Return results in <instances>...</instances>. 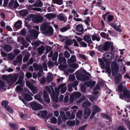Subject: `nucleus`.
<instances>
[{"label": "nucleus", "instance_id": "f257e3e1", "mask_svg": "<svg viewBox=\"0 0 130 130\" xmlns=\"http://www.w3.org/2000/svg\"><path fill=\"white\" fill-rule=\"evenodd\" d=\"M33 27L36 29L37 30L32 29L30 30V33L31 37H30L29 35L26 38L27 40L30 42H31V41L28 38H31L35 39L38 37L39 34V27L37 26H34Z\"/></svg>", "mask_w": 130, "mask_h": 130}, {"label": "nucleus", "instance_id": "f03ea898", "mask_svg": "<svg viewBox=\"0 0 130 130\" xmlns=\"http://www.w3.org/2000/svg\"><path fill=\"white\" fill-rule=\"evenodd\" d=\"M112 73L113 76H116L119 71V67L117 63L115 62H112L111 65Z\"/></svg>", "mask_w": 130, "mask_h": 130}, {"label": "nucleus", "instance_id": "7ed1b4c3", "mask_svg": "<svg viewBox=\"0 0 130 130\" xmlns=\"http://www.w3.org/2000/svg\"><path fill=\"white\" fill-rule=\"evenodd\" d=\"M33 14L29 15V16L31 18H32V22L36 23H39L42 22L43 20V17L40 15H37L35 16Z\"/></svg>", "mask_w": 130, "mask_h": 130}, {"label": "nucleus", "instance_id": "20e7f679", "mask_svg": "<svg viewBox=\"0 0 130 130\" xmlns=\"http://www.w3.org/2000/svg\"><path fill=\"white\" fill-rule=\"evenodd\" d=\"M26 86L28 87L31 90V91L34 94L36 93L37 92V88L33 86L30 83L29 81L27 80L26 82Z\"/></svg>", "mask_w": 130, "mask_h": 130}, {"label": "nucleus", "instance_id": "39448f33", "mask_svg": "<svg viewBox=\"0 0 130 130\" xmlns=\"http://www.w3.org/2000/svg\"><path fill=\"white\" fill-rule=\"evenodd\" d=\"M19 76L20 77L18 81L15 83V85L19 84L21 86H23L25 84L23 80L24 77V73L23 72H21L19 73Z\"/></svg>", "mask_w": 130, "mask_h": 130}, {"label": "nucleus", "instance_id": "423d86ee", "mask_svg": "<svg viewBox=\"0 0 130 130\" xmlns=\"http://www.w3.org/2000/svg\"><path fill=\"white\" fill-rule=\"evenodd\" d=\"M30 106L34 110H38L42 108V106L40 105L35 102H33L31 103Z\"/></svg>", "mask_w": 130, "mask_h": 130}, {"label": "nucleus", "instance_id": "0eeeda50", "mask_svg": "<svg viewBox=\"0 0 130 130\" xmlns=\"http://www.w3.org/2000/svg\"><path fill=\"white\" fill-rule=\"evenodd\" d=\"M19 5L17 1L12 0L9 3V8L12 9H16L19 7Z\"/></svg>", "mask_w": 130, "mask_h": 130}, {"label": "nucleus", "instance_id": "6e6552de", "mask_svg": "<svg viewBox=\"0 0 130 130\" xmlns=\"http://www.w3.org/2000/svg\"><path fill=\"white\" fill-rule=\"evenodd\" d=\"M84 73H85V74L82 75L80 76V78H77L78 79L82 81H84L86 80L89 79L90 75L88 73L86 72L85 71H84Z\"/></svg>", "mask_w": 130, "mask_h": 130}, {"label": "nucleus", "instance_id": "1a4fd4ad", "mask_svg": "<svg viewBox=\"0 0 130 130\" xmlns=\"http://www.w3.org/2000/svg\"><path fill=\"white\" fill-rule=\"evenodd\" d=\"M52 90V94L51 95L52 100L54 102H57L58 100V95H55L54 89L52 86H50Z\"/></svg>", "mask_w": 130, "mask_h": 130}, {"label": "nucleus", "instance_id": "9d476101", "mask_svg": "<svg viewBox=\"0 0 130 130\" xmlns=\"http://www.w3.org/2000/svg\"><path fill=\"white\" fill-rule=\"evenodd\" d=\"M100 110V109L98 106L95 105H94L93 107V111L90 118H92L95 115L96 112L99 111Z\"/></svg>", "mask_w": 130, "mask_h": 130}, {"label": "nucleus", "instance_id": "9b49d317", "mask_svg": "<svg viewBox=\"0 0 130 130\" xmlns=\"http://www.w3.org/2000/svg\"><path fill=\"white\" fill-rule=\"evenodd\" d=\"M33 67L34 70L36 71L39 70L40 72L43 71V69L41 64H37L36 63H35L33 64Z\"/></svg>", "mask_w": 130, "mask_h": 130}, {"label": "nucleus", "instance_id": "f8f14e48", "mask_svg": "<svg viewBox=\"0 0 130 130\" xmlns=\"http://www.w3.org/2000/svg\"><path fill=\"white\" fill-rule=\"evenodd\" d=\"M18 77V76L16 74H15L13 76H12L10 78L9 82L10 85H12L15 83L17 81Z\"/></svg>", "mask_w": 130, "mask_h": 130}, {"label": "nucleus", "instance_id": "ddd939ff", "mask_svg": "<svg viewBox=\"0 0 130 130\" xmlns=\"http://www.w3.org/2000/svg\"><path fill=\"white\" fill-rule=\"evenodd\" d=\"M57 19L61 21L65 22L67 21V18L63 14H60L57 15Z\"/></svg>", "mask_w": 130, "mask_h": 130}, {"label": "nucleus", "instance_id": "4468645a", "mask_svg": "<svg viewBox=\"0 0 130 130\" xmlns=\"http://www.w3.org/2000/svg\"><path fill=\"white\" fill-rule=\"evenodd\" d=\"M44 100L48 103L50 102V99L49 95L47 94L46 90H44L43 91Z\"/></svg>", "mask_w": 130, "mask_h": 130}, {"label": "nucleus", "instance_id": "2eb2a0df", "mask_svg": "<svg viewBox=\"0 0 130 130\" xmlns=\"http://www.w3.org/2000/svg\"><path fill=\"white\" fill-rule=\"evenodd\" d=\"M91 113L90 109L86 108L84 109V117L85 118H87L90 115Z\"/></svg>", "mask_w": 130, "mask_h": 130}, {"label": "nucleus", "instance_id": "dca6fc26", "mask_svg": "<svg viewBox=\"0 0 130 130\" xmlns=\"http://www.w3.org/2000/svg\"><path fill=\"white\" fill-rule=\"evenodd\" d=\"M111 43L108 42H105L103 44L104 50L108 51L110 47L111 46Z\"/></svg>", "mask_w": 130, "mask_h": 130}, {"label": "nucleus", "instance_id": "f3484780", "mask_svg": "<svg viewBox=\"0 0 130 130\" xmlns=\"http://www.w3.org/2000/svg\"><path fill=\"white\" fill-rule=\"evenodd\" d=\"M42 94V92H40L39 93V94H37L35 95V98L36 99L39 101L41 103L43 104L44 102L41 96Z\"/></svg>", "mask_w": 130, "mask_h": 130}, {"label": "nucleus", "instance_id": "a211bd4d", "mask_svg": "<svg viewBox=\"0 0 130 130\" xmlns=\"http://www.w3.org/2000/svg\"><path fill=\"white\" fill-rule=\"evenodd\" d=\"M95 83V81H93L92 82L91 81H89L85 82L84 83L86 87H90V88H91L94 86Z\"/></svg>", "mask_w": 130, "mask_h": 130}, {"label": "nucleus", "instance_id": "6ab92c4d", "mask_svg": "<svg viewBox=\"0 0 130 130\" xmlns=\"http://www.w3.org/2000/svg\"><path fill=\"white\" fill-rule=\"evenodd\" d=\"M66 85V83L62 84L59 86V87L61 88L60 91L62 93H64L67 90V87L65 86Z\"/></svg>", "mask_w": 130, "mask_h": 130}, {"label": "nucleus", "instance_id": "aec40b11", "mask_svg": "<svg viewBox=\"0 0 130 130\" xmlns=\"http://www.w3.org/2000/svg\"><path fill=\"white\" fill-rule=\"evenodd\" d=\"M101 116L103 117L104 118L108 120V123L107 124L108 125L110 124L112 122L111 119L109 117L108 115L105 114L104 113H102L101 114Z\"/></svg>", "mask_w": 130, "mask_h": 130}, {"label": "nucleus", "instance_id": "412c9836", "mask_svg": "<svg viewBox=\"0 0 130 130\" xmlns=\"http://www.w3.org/2000/svg\"><path fill=\"white\" fill-rule=\"evenodd\" d=\"M33 4L32 5H29L27 7V9L29 10H33L38 11H42V9L39 8H33Z\"/></svg>", "mask_w": 130, "mask_h": 130}, {"label": "nucleus", "instance_id": "4be33fe9", "mask_svg": "<svg viewBox=\"0 0 130 130\" xmlns=\"http://www.w3.org/2000/svg\"><path fill=\"white\" fill-rule=\"evenodd\" d=\"M47 113V111L46 110L41 111H40L39 113H38L37 115L39 117L40 116L44 118L46 117Z\"/></svg>", "mask_w": 130, "mask_h": 130}, {"label": "nucleus", "instance_id": "5701e85b", "mask_svg": "<svg viewBox=\"0 0 130 130\" xmlns=\"http://www.w3.org/2000/svg\"><path fill=\"white\" fill-rule=\"evenodd\" d=\"M18 40L19 41L21 42L22 44L24 46L27 47L29 46V44L26 42H25L23 38L21 37H19L18 38Z\"/></svg>", "mask_w": 130, "mask_h": 130}, {"label": "nucleus", "instance_id": "b1692460", "mask_svg": "<svg viewBox=\"0 0 130 130\" xmlns=\"http://www.w3.org/2000/svg\"><path fill=\"white\" fill-rule=\"evenodd\" d=\"M76 60L75 56V55H72L70 59L67 60V62L70 65V63L74 62Z\"/></svg>", "mask_w": 130, "mask_h": 130}, {"label": "nucleus", "instance_id": "393cba45", "mask_svg": "<svg viewBox=\"0 0 130 130\" xmlns=\"http://www.w3.org/2000/svg\"><path fill=\"white\" fill-rule=\"evenodd\" d=\"M110 25L112 27L118 31L120 32H121V29L119 27L121 26L120 25H119L118 26H117L115 24L112 23H110Z\"/></svg>", "mask_w": 130, "mask_h": 130}, {"label": "nucleus", "instance_id": "a878e982", "mask_svg": "<svg viewBox=\"0 0 130 130\" xmlns=\"http://www.w3.org/2000/svg\"><path fill=\"white\" fill-rule=\"evenodd\" d=\"M23 96L24 99L28 101L31 100L32 99V98L31 96L28 93H25Z\"/></svg>", "mask_w": 130, "mask_h": 130}, {"label": "nucleus", "instance_id": "bb28decb", "mask_svg": "<svg viewBox=\"0 0 130 130\" xmlns=\"http://www.w3.org/2000/svg\"><path fill=\"white\" fill-rule=\"evenodd\" d=\"M7 87L5 85V83L1 81H0V91L5 90L6 89Z\"/></svg>", "mask_w": 130, "mask_h": 130}, {"label": "nucleus", "instance_id": "cd10ccee", "mask_svg": "<svg viewBox=\"0 0 130 130\" xmlns=\"http://www.w3.org/2000/svg\"><path fill=\"white\" fill-rule=\"evenodd\" d=\"M49 26L46 23H45L41 26L40 27V30L41 31H44L46 30Z\"/></svg>", "mask_w": 130, "mask_h": 130}, {"label": "nucleus", "instance_id": "c85d7f7f", "mask_svg": "<svg viewBox=\"0 0 130 130\" xmlns=\"http://www.w3.org/2000/svg\"><path fill=\"white\" fill-rule=\"evenodd\" d=\"M44 50V47L43 45H42L41 46L39 47L37 49L39 54L40 55L42 54Z\"/></svg>", "mask_w": 130, "mask_h": 130}, {"label": "nucleus", "instance_id": "c756f323", "mask_svg": "<svg viewBox=\"0 0 130 130\" xmlns=\"http://www.w3.org/2000/svg\"><path fill=\"white\" fill-rule=\"evenodd\" d=\"M43 5L42 2L40 1H36L33 4L34 7H41Z\"/></svg>", "mask_w": 130, "mask_h": 130}, {"label": "nucleus", "instance_id": "7c9ffc66", "mask_svg": "<svg viewBox=\"0 0 130 130\" xmlns=\"http://www.w3.org/2000/svg\"><path fill=\"white\" fill-rule=\"evenodd\" d=\"M56 16V15L52 13H48L44 15V17L46 18L51 19L54 18Z\"/></svg>", "mask_w": 130, "mask_h": 130}, {"label": "nucleus", "instance_id": "2f4dec72", "mask_svg": "<svg viewBox=\"0 0 130 130\" xmlns=\"http://www.w3.org/2000/svg\"><path fill=\"white\" fill-rule=\"evenodd\" d=\"M76 31L78 32H82L84 30L83 26L81 24L78 25L76 26Z\"/></svg>", "mask_w": 130, "mask_h": 130}, {"label": "nucleus", "instance_id": "473e14b6", "mask_svg": "<svg viewBox=\"0 0 130 130\" xmlns=\"http://www.w3.org/2000/svg\"><path fill=\"white\" fill-rule=\"evenodd\" d=\"M53 29L52 27L50 26H49L45 31V32L48 34H52L53 33Z\"/></svg>", "mask_w": 130, "mask_h": 130}, {"label": "nucleus", "instance_id": "72a5a7b5", "mask_svg": "<svg viewBox=\"0 0 130 130\" xmlns=\"http://www.w3.org/2000/svg\"><path fill=\"white\" fill-rule=\"evenodd\" d=\"M123 93V94L124 96L127 98H130V91L129 90H124Z\"/></svg>", "mask_w": 130, "mask_h": 130}, {"label": "nucleus", "instance_id": "f704fd0d", "mask_svg": "<svg viewBox=\"0 0 130 130\" xmlns=\"http://www.w3.org/2000/svg\"><path fill=\"white\" fill-rule=\"evenodd\" d=\"M84 40L88 43H90L92 42L90 36L88 35L85 36L84 37Z\"/></svg>", "mask_w": 130, "mask_h": 130}, {"label": "nucleus", "instance_id": "c9c22d12", "mask_svg": "<svg viewBox=\"0 0 130 130\" xmlns=\"http://www.w3.org/2000/svg\"><path fill=\"white\" fill-rule=\"evenodd\" d=\"M70 29V27L68 25L66 26L61 27L60 29V31L61 32H64L67 31L68 30Z\"/></svg>", "mask_w": 130, "mask_h": 130}, {"label": "nucleus", "instance_id": "e433bc0d", "mask_svg": "<svg viewBox=\"0 0 130 130\" xmlns=\"http://www.w3.org/2000/svg\"><path fill=\"white\" fill-rule=\"evenodd\" d=\"M28 11L27 10L24 9L20 11V14L23 17H25L28 14Z\"/></svg>", "mask_w": 130, "mask_h": 130}, {"label": "nucleus", "instance_id": "4c0bfd02", "mask_svg": "<svg viewBox=\"0 0 130 130\" xmlns=\"http://www.w3.org/2000/svg\"><path fill=\"white\" fill-rule=\"evenodd\" d=\"M9 126L10 127L14 130L17 129L18 128V125L16 124L13 123H11L9 124Z\"/></svg>", "mask_w": 130, "mask_h": 130}, {"label": "nucleus", "instance_id": "58836bf2", "mask_svg": "<svg viewBox=\"0 0 130 130\" xmlns=\"http://www.w3.org/2000/svg\"><path fill=\"white\" fill-rule=\"evenodd\" d=\"M53 78V75L51 73H49L46 77V80L48 82H51Z\"/></svg>", "mask_w": 130, "mask_h": 130}, {"label": "nucleus", "instance_id": "ea45409f", "mask_svg": "<svg viewBox=\"0 0 130 130\" xmlns=\"http://www.w3.org/2000/svg\"><path fill=\"white\" fill-rule=\"evenodd\" d=\"M60 115L62 118L63 120L65 121L67 120V117L65 114L62 111H61L60 112Z\"/></svg>", "mask_w": 130, "mask_h": 130}, {"label": "nucleus", "instance_id": "a19ab883", "mask_svg": "<svg viewBox=\"0 0 130 130\" xmlns=\"http://www.w3.org/2000/svg\"><path fill=\"white\" fill-rule=\"evenodd\" d=\"M4 48L5 50L8 52L11 51L12 50V48L7 45H5Z\"/></svg>", "mask_w": 130, "mask_h": 130}, {"label": "nucleus", "instance_id": "79ce46f5", "mask_svg": "<svg viewBox=\"0 0 130 130\" xmlns=\"http://www.w3.org/2000/svg\"><path fill=\"white\" fill-rule=\"evenodd\" d=\"M15 57V55L13 53H11L8 55V58L9 60H12Z\"/></svg>", "mask_w": 130, "mask_h": 130}, {"label": "nucleus", "instance_id": "37998d69", "mask_svg": "<svg viewBox=\"0 0 130 130\" xmlns=\"http://www.w3.org/2000/svg\"><path fill=\"white\" fill-rule=\"evenodd\" d=\"M76 99H77L81 95V93L80 92H75L73 93L72 94Z\"/></svg>", "mask_w": 130, "mask_h": 130}, {"label": "nucleus", "instance_id": "c03bdc74", "mask_svg": "<svg viewBox=\"0 0 130 130\" xmlns=\"http://www.w3.org/2000/svg\"><path fill=\"white\" fill-rule=\"evenodd\" d=\"M23 86H21L20 85V86H17L16 88V90L17 92L20 93L23 92V88L22 87Z\"/></svg>", "mask_w": 130, "mask_h": 130}, {"label": "nucleus", "instance_id": "a18cd8bd", "mask_svg": "<svg viewBox=\"0 0 130 130\" xmlns=\"http://www.w3.org/2000/svg\"><path fill=\"white\" fill-rule=\"evenodd\" d=\"M22 22L20 21H17L15 24V27L16 28H19L21 25Z\"/></svg>", "mask_w": 130, "mask_h": 130}, {"label": "nucleus", "instance_id": "49530a36", "mask_svg": "<svg viewBox=\"0 0 130 130\" xmlns=\"http://www.w3.org/2000/svg\"><path fill=\"white\" fill-rule=\"evenodd\" d=\"M53 2L59 5H61L63 3V0H53Z\"/></svg>", "mask_w": 130, "mask_h": 130}, {"label": "nucleus", "instance_id": "de8ad7c7", "mask_svg": "<svg viewBox=\"0 0 130 130\" xmlns=\"http://www.w3.org/2000/svg\"><path fill=\"white\" fill-rule=\"evenodd\" d=\"M67 123L71 126H74L75 124V122L74 121H67Z\"/></svg>", "mask_w": 130, "mask_h": 130}, {"label": "nucleus", "instance_id": "09e8293b", "mask_svg": "<svg viewBox=\"0 0 130 130\" xmlns=\"http://www.w3.org/2000/svg\"><path fill=\"white\" fill-rule=\"evenodd\" d=\"M8 102L7 101H4L2 102V105L4 107L6 108V107L8 106Z\"/></svg>", "mask_w": 130, "mask_h": 130}, {"label": "nucleus", "instance_id": "8fccbe9b", "mask_svg": "<svg viewBox=\"0 0 130 130\" xmlns=\"http://www.w3.org/2000/svg\"><path fill=\"white\" fill-rule=\"evenodd\" d=\"M91 105V104L89 101H87L84 103L82 104L83 107H87Z\"/></svg>", "mask_w": 130, "mask_h": 130}, {"label": "nucleus", "instance_id": "3c124183", "mask_svg": "<svg viewBox=\"0 0 130 130\" xmlns=\"http://www.w3.org/2000/svg\"><path fill=\"white\" fill-rule=\"evenodd\" d=\"M58 56V53L57 52H55L52 57V59L53 61H54L57 60Z\"/></svg>", "mask_w": 130, "mask_h": 130}, {"label": "nucleus", "instance_id": "603ef678", "mask_svg": "<svg viewBox=\"0 0 130 130\" xmlns=\"http://www.w3.org/2000/svg\"><path fill=\"white\" fill-rule=\"evenodd\" d=\"M98 60L100 62L101 66L103 68H104L105 63L103 60L100 58H99Z\"/></svg>", "mask_w": 130, "mask_h": 130}, {"label": "nucleus", "instance_id": "864d4df0", "mask_svg": "<svg viewBox=\"0 0 130 130\" xmlns=\"http://www.w3.org/2000/svg\"><path fill=\"white\" fill-rule=\"evenodd\" d=\"M65 43L69 45H71L73 43V40L71 39L67 40L65 42Z\"/></svg>", "mask_w": 130, "mask_h": 130}, {"label": "nucleus", "instance_id": "5fc2aeb1", "mask_svg": "<svg viewBox=\"0 0 130 130\" xmlns=\"http://www.w3.org/2000/svg\"><path fill=\"white\" fill-rule=\"evenodd\" d=\"M106 72L109 74L111 73V71L110 69V66L109 65H107L106 67Z\"/></svg>", "mask_w": 130, "mask_h": 130}, {"label": "nucleus", "instance_id": "6e6d98bb", "mask_svg": "<svg viewBox=\"0 0 130 130\" xmlns=\"http://www.w3.org/2000/svg\"><path fill=\"white\" fill-rule=\"evenodd\" d=\"M41 43V41H38L32 42V45L38 46H39L40 44Z\"/></svg>", "mask_w": 130, "mask_h": 130}, {"label": "nucleus", "instance_id": "4d7b16f0", "mask_svg": "<svg viewBox=\"0 0 130 130\" xmlns=\"http://www.w3.org/2000/svg\"><path fill=\"white\" fill-rule=\"evenodd\" d=\"M75 77L73 75H70L69 76V80L70 81H72L75 80Z\"/></svg>", "mask_w": 130, "mask_h": 130}, {"label": "nucleus", "instance_id": "13d9d810", "mask_svg": "<svg viewBox=\"0 0 130 130\" xmlns=\"http://www.w3.org/2000/svg\"><path fill=\"white\" fill-rule=\"evenodd\" d=\"M91 38H92V39L93 41L96 40L97 41H99L100 40V38L95 35H93L92 36Z\"/></svg>", "mask_w": 130, "mask_h": 130}, {"label": "nucleus", "instance_id": "bf43d9fd", "mask_svg": "<svg viewBox=\"0 0 130 130\" xmlns=\"http://www.w3.org/2000/svg\"><path fill=\"white\" fill-rule=\"evenodd\" d=\"M62 58L63 59H62L60 58L61 59L60 60H59V59H58V62L60 64H61L62 62L63 63H65L66 62V59L64 57Z\"/></svg>", "mask_w": 130, "mask_h": 130}, {"label": "nucleus", "instance_id": "052dcab7", "mask_svg": "<svg viewBox=\"0 0 130 130\" xmlns=\"http://www.w3.org/2000/svg\"><path fill=\"white\" fill-rule=\"evenodd\" d=\"M6 110L9 112L11 113L13 112L12 109L9 106H7L6 108Z\"/></svg>", "mask_w": 130, "mask_h": 130}, {"label": "nucleus", "instance_id": "680f3d73", "mask_svg": "<svg viewBox=\"0 0 130 130\" xmlns=\"http://www.w3.org/2000/svg\"><path fill=\"white\" fill-rule=\"evenodd\" d=\"M22 57L23 56L21 54H19V55L17 57V58L18 62L20 63L21 62Z\"/></svg>", "mask_w": 130, "mask_h": 130}, {"label": "nucleus", "instance_id": "e2e57ef3", "mask_svg": "<svg viewBox=\"0 0 130 130\" xmlns=\"http://www.w3.org/2000/svg\"><path fill=\"white\" fill-rule=\"evenodd\" d=\"M117 76L118 78H116L115 79V80L117 83H119V80L122 77V75L121 74H119L117 75Z\"/></svg>", "mask_w": 130, "mask_h": 130}, {"label": "nucleus", "instance_id": "0e129e2a", "mask_svg": "<svg viewBox=\"0 0 130 130\" xmlns=\"http://www.w3.org/2000/svg\"><path fill=\"white\" fill-rule=\"evenodd\" d=\"M60 88L58 87H56L55 88V95H58L60 92Z\"/></svg>", "mask_w": 130, "mask_h": 130}, {"label": "nucleus", "instance_id": "69168bd1", "mask_svg": "<svg viewBox=\"0 0 130 130\" xmlns=\"http://www.w3.org/2000/svg\"><path fill=\"white\" fill-rule=\"evenodd\" d=\"M70 67L74 69H76L79 67V65L75 63H73L70 66Z\"/></svg>", "mask_w": 130, "mask_h": 130}, {"label": "nucleus", "instance_id": "338daca9", "mask_svg": "<svg viewBox=\"0 0 130 130\" xmlns=\"http://www.w3.org/2000/svg\"><path fill=\"white\" fill-rule=\"evenodd\" d=\"M65 57L67 58H68L70 56V54L67 51H65L64 54Z\"/></svg>", "mask_w": 130, "mask_h": 130}, {"label": "nucleus", "instance_id": "774afa93", "mask_svg": "<svg viewBox=\"0 0 130 130\" xmlns=\"http://www.w3.org/2000/svg\"><path fill=\"white\" fill-rule=\"evenodd\" d=\"M47 64L48 67L51 68L54 66V62L51 61H50L48 62Z\"/></svg>", "mask_w": 130, "mask_h": 130}]
</instances>
